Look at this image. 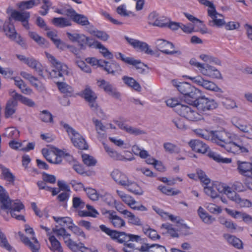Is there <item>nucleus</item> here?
Here are the masks:
<instances>
[{
	"mask_svg": "<svg viewBox=\"0 0 252 252\" xmlns=\"http://www.w3.org/2000/svg\"><path fill=\"white\" fill-rule=\"evenodd\" d=\"M52 231L57 237L63 238L64 244L68 248L71 246L73 240L71 238V235L66 231L64 228L63 227L59 228L58 225H56L52 229Z\"/></svg>",
	"mask_w": 252,
	"mask_h": 252,
	"instance_id": "obj_14",
	"label": "nucleus"
},
{
	"mask_svg": "<svg viewBox=\"0 0 252 252\" xmlns=\"http://www.w3.org/2000/svg\"><path fill=\"white\" fill-rule=\"evenodd\" d=\"M178 108L177 113L186 119H187L192 111L191 107L185 105H183V106H179Z\"/></svg>",
	"mask_w": 252,
	"mask_h": 252,
	"instance_id": "obj_44",
	"label": "nucleus"
},
{
	"mask_svg": "<svg viewBox=\"0 0 252 252\" xmlns=\"http://www.w3.org/2000/svg\"><path fill=\"white\" fill-rule=\"evenodd\" d=\"M166 105L170 107L174 108L175 111L177 113V109L178 106H183L184 104L181 103L180 101L176 98H171L166 101Z\"/></svg>",
	"mask_w": 252,
	"mask_h": 252,
	"instance_id": "obj_50",
	"label": "nucleus"
},
{
	"mask_svg": "<svg viewBox=\"0 0 252 252\" xmlns=\"http://www.w3.org/2000/svg\"><path fill=\"white\" fill-rule=\"evenodd\" d=\"M73 252H90V249L86 247L82 243H77L75 241H73L71 246L68 248Z\"/></svg>",
	"mask_w": 252,
	"mask_h": 252,
	"instance_id": "obj_33",
	"label": "nucleus"
},
{
	"mask_svg": "<svg viewBox=\"0 0 252 252\" xmlns=\"http://www.w3.org/2000/svg\"><path fill=\"white\" fill-rule=\"evenodd\" d=\"M116 12L119 15L123 17H127L132 14L131 11L126 10L125 4H122L117 7Z\"/></svg>",
	"mask_w": 252,
	"mask_h": 252,
	"instance_id": "obj_54",
	"label": "nucleus"
},
{
	"mask_svg": "<svg viewBox=\"0 0 252 252\" xmlns=\"http://www.w3.org/2000/svg\"><path fill=\"white\" fill-rule=\"evenodd\" d=\"M56 85L59 90L64 94V96L71 97L73 95L74 90L71 86L65 82H58Z\"/></svg>",
	"mask_w": 252,
	"mask_h": 252,
	"instance_id": "obj_26",
	"label": "nucleus"
},
{
	"mask_svg": "<svg viewBox=\"0 0 252 252\" xmlns=\"http://www.w3.org/2000/svg\"><path fill=\"white\" fill-rule=\"evenodd\" d=\"M60 124L70 137L71 142L75 147L81 150L88 149V146L85 139L77 131L63 121L61 122Z\"/></svg>",
	"mask_w": 252,
	"mask_h": 252,
	"instance_id": "obj_5",
	"label": "nucleus"
},
{
	"mask_svg": "<svg viewBox=\"0 0 252 252\" xmlns=\"http://www.w3.org/2000/svg\"><path fill=\"white\" fill-rule=\"evenodd\" d=\"M125 131L129 134H133L134 135H138L144 133V132L143 130L139 128L134 127L128 125L126 126Z\"/></svg>",
	"mask_w": 252,
	"mask_h": 252,
	"instance_id": "obj_62",
	"label": "nucleus"
},
{
	"mask_svg": "<svg viewBox=\"0 0 252 252\" xmlns=\"http://www.w3.org/2000/svg\"><path fill=\"white\" fill-rule=\"evenodd\" d=\"M237 165L239 173L247 177L252 175V163L238 160Z\"/></svg>",
	"mask_w": 252,
	"mask_h": 252,
	"instance_id": "obj_21",
	"label": "nucleus"
},
{
	"mask_svg": "<svg viewBox=\"0 0 252 252\" xmlns=\"http://www.w3.org/2000/svg\"><path fill=\"white\" fill-rule=\"evenodd\" d=\"M211 136L212 142L224 148L228 152L239 154L249 152L250 145L247 138L236 139L234 135L224 130H212Z\"/></svg>",
	"mask_w": 252,
	"mask_h": 252,
	"instance_id": "obj_2",
	"label": "nucleus"
},
{
	"mask_svg": "<svg viewBox=\"0 0 252 252\" xmlns=\"http://www.w3.org/2000/svg\"><path fill=\"white\" fill-rule=\"evenodd\" d=\"M74 17L73 21L81 26H88L90 24L88 18L82 14H77Z\"/></svg>",
	"mask_w": 252,
	"mask_h": 252,
	"instance_id": "obj_45",
	"label": "nucleus"
},
{
	"mask_svg": "<svg viewBox=\"0 0 252 252\" xmlns=\"http://www.w3.org/2000/svg\"><path fill=\"white\" fill-rule=\"evenodd\" d=\"M199 57L201 60L207 63H214L216 64H220L221 63L220 61L218 59L210 55L201 54L200 55Z\"/></svg>",
	"mask_w": 252,
	"mask_h": 252,
	"instance_id": "obj_51",
	"label": "nucleus"
},
{
	"mask_svg": "<svg viewBox=\"0 0 252 252\" xmlns=\"http://www.w3.org/2000/svg\"><path fill=\"white\" fill-rule=\"evenodd\" d=\"M0 246L4 248L8 251L11 250V247L8 244L4 234L0 230Z\"/></svg>",
	"mask_w": 252,
	"mask_h": 252,
	"instance_id": "obj_60",
	"label": "nucleus"
},
{
	"mask_svg": "<svg viewBox=\"0 0 252 252\" xmlns=\"http://www.w3.org/2000/svg\"><path fill=\"white\" fill-rule=\"evenodd\" d=\"M198 178L201 182L207 185L210 183V180L207 177L205 173L201 170L197 171Z\"/></svg>",
	"mask_w": 252,
	"mask_h": 252,
	"instance_id": "obj_64",
	"label": "nucleus"
},
{
	"mask_svg": "<svg viewBox=\"0 0 252 252\" xmlns=\"http://www.w3.org/2000/svg\"><path fill=\"white\" fill-rule=\"evenodd\" d=\"M149 25L158 27H165L166 19L164 17L160 18L159 14L156 11H153L149 14L148 17Z\"/></svg>",
	"mask_w": 252,
	"mask_h": 252,
	"instance_id": "obj_15",
	"label": "nucleus"
},
{
	"mask_svg": "<svg viewBox=\"0 0 252 252\" xmlns=\"http://www.w3.org/2000/svg\"><path fill=\"white\" fill-rule=\"evenodd\" d=\"M223 236L227 241L228 243L234 248L239 250H241L243 248V244L242 241L236 236L228 234H224Z\"/></svg>",
	"mask_w": 252,
	"mask_h": 252,
	"instance_id": "obj_23",
	"label": "nucleus"
},
{
	"mask_svg": "<svg viewBox=\"0 0 252 252\" xmlns=\"http://www.w3.org/2000/svg\"><path fill=\"white\" fill-rule=\"evenodd\" d=\"M104 148L105 151L108 154V155L112 158L113 159L116 160H128L131 161L134 159V158H126L124 156L118 153L117 151L114 150L112 148L109 147L107 145L104 144Z\"/></svg>",
	"mask_w": 252,
	"mask_h": 252,
	"instance_id": "obj_24",
	"label": "nucleus"
},
{
	"mask_svg": "<svg viewBox=\"0 0 252 252\" xmlns=\"http://www.w3.org/2000/svg\"><path fill=\"white\" fill-rule=\"evenodd\" d=\"M204 190L207 195L212 198H215L219 196V193L213 185L204 187Z\"/></svg>",
	"mask_w": 252,
	"mask_h": 252,
	"instance_id": "obj_52",
	"label": "nucleus"
},
{
	"mask_svg": "<svg viewBox=\"0 0 252 252\" xmlns=\"http://www.w3.org/2000/svg\"><path fill=\"white\" fill-rule=\"evenodd\" d=\"M189 145L193 151L201 154L206 153L209 149L205 143L196 139L190 140Z\"/></svg>",
	"mask_w": 252,
	"mask_h": 252,
	"instance_id": "obj_18",
	"label": "nucleus"
},
{
	"mask_svg": "<svg viewBox=\"0 0 252 252\" xmlns=\"http://www.w3.org/2000/svg\"><path fill=\"white\" fill-rule=\"evenodd\" d=\"M208 156L218 162L228 163L231 162V158H222L220 155L212 151L209 152Z\"/></svg>",
	"mask_w": 252,
	"mask_h": 252,
	"instance_id": "obj_42",
	"label": "nucleus"
},
{
	"mask_svg": "<svg viewBox=\"0 0 252 252\" xmlns=\"http://www.w3.org/2000/svg\"><path fill=\"white\" fill-rule=\"evenodd\" d=\"M97 83L100 88L103 89L104 91L112 96L116 98H119L121 96L120 93L110 82L102 79L98 80Z\"/></svg>",
	"mask_w": 252,
	"mask_h": 252,
	"instance_id": "obj_13",
	"label": "nucleus"
},
{
	"mask_svg": "<svg viewBox=\"0 0 252 252\" xmlns=\"http://www.w3.org/2000/svg\"><path fill=\"white\" fill-rule=\"evenodd\" d=\"M163 148L166 152L170 154L179 153L180 152V149L177 145L170 142L164 143Z\"/></svg>",
	"mask_w": 252,
	"mask_h": 252,
	"instance_id": "obj_47",
	"label": "nucleus"
},
{
	"mask_svg": "<svg viewBox=\"0 0 252 252\" xmlns=\"http://www.w3.org/2000/svg\"><path fill=\"white\" fill-rule=\"evenodd\" d=\"M30 37L39 44L44 45L46 42V40L42 37L39 36L37 33L33 32H29Z\"/></svg>",
	"mask_w": 252,
	"mask_h": 252,
	"instance_id": "obj_53",
	"label": "nucleus"
},
{
	"mask_svg": "<svg viewBox=\"0 0 252 252\" xmlns=\"http://www.w3.org/2000/svg\"><path fill=\"white\" fill-rule=\"evenodd\" d=\"M198 213L201 219L205 223L211 224L215 220V218L205 212L201 207L199 208Z\"/></svg>",
	"mask_w": 252,
	"mask_h": 252,
	"instance_id": "obj_35",
	"label": "nucleus"
},
{
	"mask_svg": "<svg viewBox=\"0 0 252 252\" xmlns=\"http://www.w3.org/2000/svg\"><path fill=\"white\" fill-rule=\"evenodd\" d=\"M3 135L11 139H16L19 137V131L14 127H9L5 129Z\"/></svg>",
	"mask_w": 252,
	"mask_h": 252,
	"instance_id": "obj_43",
	"label": "nucleus"
},
{
	"mask_svg": "<svg viewBox=\"0 0 252 252\" xmlns=\"http://www.w3.org/2000/svg\"><path fill=\"white\" fill-rule=\"evenodd\" d=\"M11 17L16 21L23 22L26 19H29L30 13L28 11H18L14 10L12 12Z\"/></svg>",
	"mask_w": 252,
	"mask_h": 252,
	"instance_id": "obj_30",
	"label": "nucleus"
},
{
	"mask_svg": "<svg viewBox=\"0 0 252 252\" xmlns=\"http://www.w3.org/2000/svg\"><path fill=\"white\" fill-rule=\"evenodd\" d=\"M83 94L84 99L87 102L96 100L97 98V96L95 93L88 86H87L85 89L83 91Z\"/></svg>",
	"mask_w": 252,
	"mask_h": 252,
	"instance_id": "obj_36",
	"label": "nucleus"
},
{
	"mask_svg": "<svg viewBox=\"0 0 252 252\" xmlns=\"http://www.w3.org/2000/svg\"><path fill=\"white\" fill-rule=\"evenodd\" d=\"M106 213L109 214L108 219L115 227L120 228L125 225V220L116 215L115 211L109 210Z\"/></svg>",
	"mask_w": 252,
	"mask_h": 252,
	"instance_id": "obj_20",
	"label": "nucleus"
},
{
	"mask_svg": "<svg viewBox=\"0 0 252 252\" xmlns=\"http://www.w3.org/2000/svg\"><path fill=\"white\" fill-rule=\"evenodd\" d=\"M46 56L48 58L49 62L51 63L53 66L56 69H58L59 72L61 73V77L63 76L64 75H69L70 74V71L68 70V67L66 65L62 63L61 62L58 61L53 56L48 53H45Z\"/></svg>",
	"mask_w": 252,
	"mask_h": 252,
	"instance_id": "obj_12",
	"label": "nucleus"
},
{
	"mask_svg": "<svg viewBox=\"0 0 252 252\" xmlns=\"http://www.w3.org/2000/svg\"><path fill=\"white\" fill-rule=\"evenodd\" d=\"M126 187H127L128 191L136 195H140L143 193L142 189L136 183L130 181H129L128 185H126Z\"/></svg>",
	"mask_w": 252,
	"mask_h": 252,
	"instance_id": "obj_40",
	"label": "nucleus"
},
{
	"mask_svg": "<svg viewBox=\"0 0 252 252\" xmlns=\"http://www.w3.org/2000/svg\"><path fill=\"white\" fill-rule=\"evenodd\" d=\"M49 235V240L51 244L50 250L57 252H63L61 244L58 241L54 235Z\"/></svg>",
	"mask_w": 252,
	"mask_h": 252,
	"instance_id": "obj_32",
	"label": "nucleus"
},
{
	"mask_svg": "<svg viewBox=\"0 0 252 252\" xmlns=\"http://www.w3.org/2000/svg\"><path fill=\"white\" fill-rule=\"evenodd\" d=\"M0 169L1 170L3 179L9 183H13L15 180V176L11 173L9 169L0 164Z\"/></svg>",
	"mask_w": 252,
	"mask_h": 252,
	"instance_id": "obj_37",
	"label": "nucleus"
},
{
	"mask_svg": "<svg viewBox=\"0 0 252 252\" xmlns=\"http://www.w3.org/2000/svg\"><path fill=\"white\" fill-rule=\"evenodd\" d=\"M77 42L80 47V49L85 50L86 48L87 45L90 47H93L95 41L83 34H80Z\"/></svg>",
	"mask_w": 252,
	"mask_h": 252,
	"instance_id": "obj_22",
	"label": "nucleus"
},
{
	"mask_svg": "<svg viewBox=\"0 0 252 252\" xmlns=\"http://www.w3.org/2000/svg\"><path fill=\"white\" fill-rule=\"evenodd\" d=\"M125 39L128 43L131 45L134 48L137 49L141 52H144L148 55H153V51L150 49L149 46L146 42L139 41L138 40L131 38L128 37H125Z\"/></svg>",
	"mask_w": 252,
	"mask_h": 252,
	"instance_id": "obj_11",
	"label": "nucleus"
},
{
	"mask_svg": "<svg viewBox=\"0 0 252 252\" xmlns=\"http://www.w3.org/2000/svg\"><path fill=\"white\" fill-rule=\"evenodd\" d=\"M189 78L191 80L192 82L196 84L202 86L206 90L212 91L214 92H218L220 89L213 82L204 80L200 76H196L195 77L189 76Z\"/></svg>",
	"mask_w": 252,
	"mask_h": 252,
	"instance_id": "obj_9",
	"label": "nucleus"
},
{
	"mask_svg": "<svg viewBox=\"0 0 252 252\" xmlns=\"http://www.w3.org/2000/svg\"><path fill=\"white\" fill-rule=\"evenodd\" d=\"M117 59H120L124 63L132 65L135 67L136 69H141L140 72L143 73L145 70L142 67L146 66L143 63H141L140 60H135L133 58L125 57L121 53H118L116 56Z\"/></svg>",
	"mask_w": 252,
	"mask_h": 252,
	"instance_id": "obj_16",
	"label": "nucleus"
},
{
	"mask_svg": "<svg viewBox=\"0 0 252 252\" xmlns=\"http://www.w3.org/2000/svg\"><path fill=\"white\" fill-rule=\"evenodd\" d=\"M85 205V202L78 197H73L72 199V206L75 209H82Z\"/></svg>",
	"mask_w": 252,
	"mask_h": 252,
	"instance_id": "obj_56",
	"label": "nucleus"
},
{
	"mask_svg": "<svg viewBox=\"0 0 252 252\" xmlns=\"http://www.w3.org/2000/svg\"><path fill=\"white\" fill-rule=\"evenodd\" d=\"M123 82L127 86L132 88L137 92H140L141 87L140 84L132 77L124 76L122 78Z\"/></svg>",
	"mask_w": 252,
	"mask_h": 252,
	"instance_id": "obj_28",
	"label": "nucleus"
},
{
	"mask_svg": "<svg viewBox=\"0 0 252 252\" xmlns=\"http://www.w3.org/2000/svg\"><path fill=\"white\" fill-rule=\"evenodd\" d=\"M93 122L94 123L96 130L99 134H101L102 132L106 130V127L103 125L101 122L95 119H93Z\"/></svg>",
	"mask_w": 252,
	"mask_h": 252,
	"instance_id": "obj_57",
	"label": "nucleus"
},
{
	"mask_svg": "<svg viewBox=\"0 0 252 252\" xmlns=\"http://www.w3.org/2000/svg\"><path fill=\"white\" fill-rule=\"evenodd\" d=\"M0 203L2 209H8L12 218L19 220L26 221L25 217L21 215L17 214L21 210L25 208L24 204L19 200L12 201L9 196L8 192L4 188L0 185Z\"/></svg>",
	"mask_w": 252,
	"mask_h": 252,
	"instance_id": "obj_3",
	"label": "nucleus"
},
{
	"mask_svg": "<svg viewBox=\"0 0 252 252\" xmlns=\"http://www.w3.org/2000/svg\"><path fill=\"white\" fill-rule=\"evenodd\" d=\"M94 35L103 41H106L109 38V35L106 32L101 31H94Z\"/></svg>",
	"mask_w": 252,
	"mask_h": 252,
	"instance_id": "obj_61",
	"label": "nucleus"
},
{
	"mask_svg": "<svg viewBox=\"0 0 252 252\" xmlns=\"http://www.w3.org/2000/svg\"><path fill=\"white\" fill-rule=\"evenodd\" d=\"M235 202L242 207H251L252 206V202L246 199H242L240 196L236 197Z\"/></svg>",
	"mask_w": 252,
	"mask_h": 252,
	"instance_id": "obj_55",
	"label": "nucleus"
},
{
	"mask_svg": "<svg viewBox=\"0 0 252 252\" xmlns=\"http://www.w3.org/2000/svg\"><path fill=\"white\" fill-rule=\"evenodd\" d=\"M40 3V0H30L28 1H23L18 4V7L21 10L30 9L34 5H37Z\"/></svg>",
	"mask_w": 252,
	"mask_h": 252,
	"instance_id": "obj_38",
	"label": "nucleus"
},
{
	"mask_svg": "<svg viewBox=\"0 0 252 252\" xmlns=\"http://www.w3.org/2000/svg\"><path fill=\"white\" fill-rule=\"evenodd\" d=\"M100 230L109 235L111 238L117 242L124 244L125 247L123 248L125 252H132L131 250H128L127 248L138 250L135 252H166L165 247L158 244H144L140 249L135 246L134 243L140 242L142 239L139 235L130 234H126L124 232H120L114 230H111L105 225L101 224L99 226Z\"/></svg>",
	"mask_w": 252,
	"mask_h": 252,
	"instance_id": "obj_1",
	"label": "nucleus"
},
{
	"mask_svg": "<svg viewBox=\"0 0 252 252\" xmlns=\"http://www.w3.org/2000/svg\"><path fill=\"white\" fill-rule=\"evenodd\" d=\"M190 105L196 107L198 110L202 112L212 110L218 107V104L213 99H209L200 95L192 101H190Z\"/></svg>",
	"mask_w": 252,
	"mask_h": 252,
	"instance_id": "obj_6",
	"label": "nucleus"
},
{
	"mask_svg": "<svg viewBox=\"0 0 252 252\" xmlns=\"http://www.w3.org/2000/svg\"><path fill=\"white\" fill-rule=\"evenodd\" d=\"M12 91L10 90L9 91L11 98L7 101L4 110V115L6 118L11 117L15 113L18 105V100L15 93H12Z\"/></svg>",
	"mask_w": 252,
	"mask_h": 252,
	"instance_id": "obj_10",
	"label": "nucleus"
},
{
	"mask_svg": "<svg viewBox=\"0 0 252 252\" xmlns=\"http://www.w3.org/2000/svg\"><path fill=\"white\" fill-rule=\"evenodd\" d=\"M111 175L113 180L119 185L124 187L128 185L129 180L127 177L120 170H114Z\"/></svg>",
	"mask_w": 252,
	"mask_h": 252,
	"instance_id": "obj_19",
	"label": "nucleus"
},
{
	"mask_svg": "<svg viewBox=\"0 0 252 252\" xmlns=\"http://www.w3.org/2000/svg\"><path fill=\"white\" fill-rule=\"evenodd\" d=\"M84 190L90 199L96 201L99 198V194L95 189L91 188H84Z\"/></svg>",
	"mask_w": 252,
	"mask_h": 252,
	"instance_id": "obj_46",
	"label": "nucleus"
},
{
	"mask_svg": "<svg viewBox=\"0 0 252 252\" xmlns=\"http://www.w3.org/2000/svg\"><path fill=\"white\" fill-rule=\"evenodd\" d=\"M32 240H33V243H32L27 237H24L22 239V242L27 246H29L32 252H39L40 248V245L35 237H32Z\"/></svg>",
	"mask_w": 252,
	"mask_h": 252,
	"instance_id": "obj_29",
	"label": "nucleus"
},
{
	"mask_svg": "<svg viewBox=\"0 0 252 252\" xmlns=\"http://www.w3.org/2000/svg\"><path fill=\"white\" fill-rule=\"evenodd\" d=\"M158 189L162 193L167 195H177L180 193L179 190L173 191L172 188H169L165 186H159Z\"/></svg>",
	"mask_w": 252,
	"mask_h": 252,
	"instance_id": "obj_58",
	"label": "nucleus"
},
{
	"mask_svg": "<svg viewBox=\"0 0 252 252\" xmlns=\"http://www.w3.org/2000/svg\"><path fill=\"white\" fill-rule=\"evenodd\" d=\"M40 120L45 123H53V116L48 110H43L40 114Z\"/></svg>",
	"mask_w": 252,
	"mask_h": 252,
	"instance_id": "obj_49",
	"label": "nucleus"
},
{
	"mask_svg": "<svg viewBox=\"0 0 252 252\" xmlns=\"http://www.w3.org/2000/svg\"><path fill=\"white\" fill-rule=\"evenodd\" d=\"M68 228L70 229L75 235L81 236L84 238H86V235L84 232L78 227L77 226L74 224L68 226Z\"/></svg>",
	"mask_w": 252,
	"mask_h": 252,
	"instance_id": "obj_59",
	"label": "nucleus"
},
{
	"mask_svg": "<svg viewBox=\"0 0 252 252\" xmlns=\"http://www.w3.org/2000/svg\"><path fill=\"white\" fill-rule=\"evenodd\" d=\"M52 23L56 27L60 28H64L71 25L70 21L64 17L54 18L52 20Z\"/></svg>",
	"mask_w": 252,
	"mask_h": 252,
	"instance_id": "obj_31",
	"label": "nucleus"
},
{
	"mask_svg": "<svg viewBox=\"0 0 252 252\" xmlns=\"http://www.w3.org/2000/svg\"><path fill=\"white\" fill-rule=\"evenodd\" d=\"M157 48L161 52L166 55L176 54L177 56L182 55V52L179 50H173L170 51V49L174 48V45L169 41L162 39H158L155 42Z\"/></svg>",
	"mask_w": 252,
	"mask_h": 252,
	"instance_id": "obj_8",
	"label": "nucleus"
},
{
	"mask_svg": "<svg viewBox=\"0 0 252 252\" xmlns=\"http://www.w3.org/2000/svg\"><path fill=\"white\" fill-rule=\"evenodd\" d=\"M14 93L17 98V100L20 101L23 104L29 106V107H34L35 105V104L33 101H32L31 99L27 98L23 96L22 95L18 94L15 92V91L13 90L12 92V93Z\"/></svg>",
	"mask_w": 252,
	"mask_h": 252,
	"instance_id": "obj_41",
	"label": "nucleus"
},
{
	"mask_svg": "<svg viewBox=\"0 0 252 252\" xmlns=\"http://www.w3.org/2000/svg\"><path fill=\"white\" fill-rule=\"evenodd\" d=\"M173 85L178 90L184 95L185 101L190 105V101L198 98L200 95V91L198 89L187 82H180L178 84L173 82Z\"/></svg>",
	"mask_w": 252,
	"mask_h": 252,
	"instance_id": "obj_4",
	"label": "nucleus"
},
{
	"mask_svg": "<svg viewBox=\"0 0 252 252\" xmlns=\"http://www.w3.org/2000/svg\"><path fill=\"white\" fill-rule=\"evenodd\" d=\"M82 158L84 163L88 166H94L96 163V159L93 157L89 155H82Z\"/></svg>",
	"mask_w": 252,
	"mask_h": 252,
	"instance_id": "obj_48",
	"label": "nucleus"
},
{
	"mask_svg": "<svg viewBox=\"0 0 252 252\" xmlns=\"http://www.w3.org/2000/svg\"><path fill=\"white\" fill-rule=\"evenodd\" d=\"M208 14L212 19L208 22V25L210 26L220 27L225 25V22L223 19L217 18L218 15L220 17H223V16L222 14L218 13L216 9L208 10Z\"/></svg>",
	"mask_w": 252,
	"mask_h": 252,
	"instance_id": "obj_17",
	"label": "nucleus"
},
{
	"mask_svg": "<svg viewBox=\"0 0 252 252\" xmlns=\"http://www.w3.org/2000/svg\"><path fill=\"white\" fill-rule=\"evenodd\" d=\"M125 131L129 134H133L134 135H138L144 133V132L143 130L139 128L134 127L128 125L126 126Z\"/></svg>",
	"mask_w": 252,
	"mask_h": 252,
	"instance_id": "obj_63",
	"label": "nucleus"
},
{
	"mask_svg": "<svg viewBox=\"0 0 252 252\" xmlns=\"http://www.w3.org/2000/svg\"><path fill=\"white\" fill-rule=\"evenodd\" d=\"M10 21L11 18H9L8 21L4 23L2 29L5 32L6 35L12 39L16 38L17 33L16 32L14 26L12 24H10Z\"/></svg>",
	"mask_w": 252,
	"mask_h": 252,
	"instance_id": "obj_25",
	"label": "nucleus"
},
{
	"mask_svg": "<svg viewBox=\"0 0 252 252\" xmlns=\"http://www.w3.org/2000/svg\"><path fill=\"white\" fill-rule=\"evenodd\" d=\"M54 220L59 223V224L63 227H67L73 225L72 220L69 217H53Z\"/></svg>",
	"mask_w": 252,
	"mask_h": 252,
	"instance_id": "obj_39",
	"label": "nucleus"
},
{
	"mask_svg": "<svg viewBox=\"0 0 252 252\" xmlns=\"http://www.w3.org/2000/svg\"><path fill=\"white\" fill-rule=\"evenodd\" d=\"M189 63L198 68L200 72L204 75L217 79L221 78L220 72L215 67L208 64L201 63L197 62L195 59H191Z\"/></svg>",
	"mask_w": 252,
	"mask_h": 252,
	"instance_id": "obj_7",
	"label": "nucleus"
},
{
	"mask_svg": "<svg viewBox=\"0 0 252 252\" xmlns=\"http://www.w3.org/2000/svg\"><path fill=\"white\" fill-rule=\"evenodd\" d=\"M108 74H111L113 75H115L116 73H120L122 71V68L119 63L114 61L111 62H108L107 65L105 68Z\"/></svg>",
	"mask_w": 252,
	"mask_h": 252,
	"instance_id": "obj_27",
	"label": "nucleus"
},
{
	"mask_svg": "<svg viewBox=\"0 0 252 252\" xmlns=\"http://www.w3.org/2000/svg\"><path fill=\"white\" fill-rule=\"evenodd\" d=\"M93 47L99 49L104 57L107 58L108 59H112L113 58V54L98 41H95Z\"/></svg>",
	"mask_w": 252,
	"mask_h": 252,
	"instance_id": "obj_34",
	"label": "nucleus"
}]
</instances>
